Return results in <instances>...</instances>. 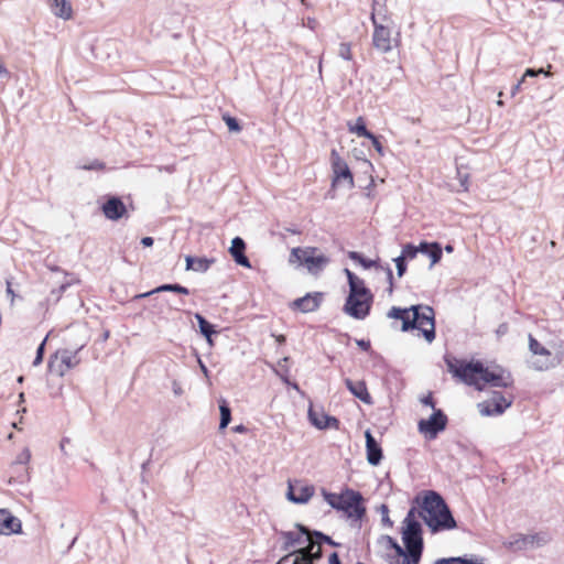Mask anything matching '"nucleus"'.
<instances>
[{"label": "nucleus", "instance_id": "obj_1", "mask_svg": "<svg viewBox=\"0 0 564 564\" xmlns=\"http://www.w3.org/2000/svg\"><path fill=\"white\" fill-rule=\"evenodd\" d=\"M449 372L459 378L468 386H474L478 390H482L487 384L492 387L507 388L512 384L511 375L501 367H485L480 361L460 362L458 366L455 361L446 360Z\"/></svg>", "mask_w": 564, "mask_h": 564}, {"label": "nucleus", "instance_id": "obj_2", "mask_svg": "<svg viewBox=\"0 0 564 564\" xmlns=\"http://www.w3.org/2000/svg\"><path fill=\"white\" fill-rule=\"evenodd\" d=\"M419 516L433 533L457 527L448 506L441 495L435 491H429L425 495Z\"/></svg>", "mask_w": 564, "mask_h": 564}, {"label": "nucleus", "instance_id": "obj_3", "mask_svg": "<svg viewBox=\"0 0 564 564\" xmlns=\"http://www.w3.org/2000/svg\"><path fill=\"white\" fill-rule=\"evenodd\" d=\"M324 498L332 508L343 511L354 521H360L366 513L364 498L359 491L346 489L340 495L324 491Z\"/></svg>", "mask_w": 564, "mask_h": 564}, {"label": "nucleus", "instance_id": "obj_4", "mask_svg": "<svg viewBox=\"0 0 564 564\" xmlns=\"http://www.w3.org/2000/svg\"><path fill=\"white\" fill-rule=\"evenodd\" d=\"M416 509L411 508L403 521L402 541L405 546V556L412 562L421 560L424 549L421 523L415 518Z\"/></svg>", "mask_w": 564, "mask_h": 564}, {"label": "nucleus", "instance_id": "obj_5", "mask_svg": "<svg viewBox=\"0 0 564 564\" xmlns=\"http://www.w3.org/2000/svg\"><path fill=\"white\" fill-rule=\"evenodd\" d=\"M410 310L412 312V316L404 319V323L401 327L402 332L419 329L421 330L426 341L432 343L435 339V321L433 308L427 305H412Z\"/></svg>", "mask_w": 564, "mask_h": 564}, {"label": "nucleus", "instance_id": "obj_6", "mask_svg": "<svg viewBox=\"0 0 564 564\" xmlns=\"http://www.w3.org/2000/svg\"><path fill=\"white\" fill-rule=\"evenodd\" d=\"M289 262L303 265L314 276L319 275L330 263V258L314 247H296L291 250Z\"/></svg>", "mask_w": 564, "mask_h": 564}, {"label": "nucleus", "instance_id": "obj_7", "mask_svg": "<svg viewBox=\"0 0 564 564\" xmlns=\"http://www.w3.org/2000/svg\"><path fill=\"white\" fill-rule=\"evenodd\" d=\"M84 347L80 345L77 349H59L50 358L48 370L58 377L75 368L80 359L77 357L78 351Z\"/></svg>", "mask_w": 564, "mask_h": 564}, {"label": "nucleus", "instance_id": "obj_8", "mask_svg": "<svg viewBox=\"0 0 564 564\" xmlns=\"http://www.w3.org/2000/svg\"><path fill=\"white\" fill-rule=\"evenodd\" d=\"M447 416L442 410H434L433 414L424 420H420L417 427L420 433L424 434L429 440H433L437 434L446 429Z\"/></svg>", "mask_w": 564, "mask_h": 564}, {"label": "nucleus", "instance_id": "obj_9", "mask_svg": "<svg viewBox=\"0 0 564 564\" xmlns=\"http://www.w3.org/2000/svg\"><path fill=\"white\" fill-rule=\"evenodd\" d=\"M529 349L533 355L541 357L532 361V367L535 370H547L558 364L556 357H554L550 350L543 347L532 335H529Z\"/></svg>", "mask_w": 564, "mask_h": 564}, {"label": "nucleus", "instance_id": "obj_10", "mask_svg": "<svg viewBox=\"0 0 564 564\" xmlns=\"http://www.w3.org/2000/svg\"><path fill=\"white\" fill-rule=\"evenodd\" d=\"M330 162L334 174L332 185L336 186L340 182H345L348 188H352L355 185L352 173L348 164L340 158L336 150H332L330 152Z\"/></svg>", "mask_w": 564, "mask_h": 564}, {"label": "nucleus", "instance_id": "obj_11", "mask_svg": "<svg viewBox=\"0 0 564 564\" xmlns=\"http://www.w3.org/2000/svg\"><path fill=\"white\" fill-rule=\"evenodd\" d=\"M372 301L373 299L368 300V296L348 294L344 312L356 319H365L370 313Z\"/></svg>", "mask_w": 564, "mask_h": 564}, {"label": "nucleus", "instance_id": "obj_12", "mask_svg": "<svg viewBox=\"0 0 564 564\" xmlns=\"http://www.w3.org/2000/svg\"><path fill=\"white\" fill-rule=\"evenodd\" d=\"M512 401L507 399L500 392H494L491 398L478 404V410L482 416H494L502 414Z\"/></svg>", "mask_w": 564, "mask_h": 564}, {"label": "nucleus", "instance_id": "obj_13", "mask_svg": "<svg viewBox=\"0 0 564 564\" xmlns=\"http://www.w3.org/2000/svg\"><path fill=\"white\" fill-rule=\"evenodd\" d=\"M393 39L391 37V30L389 26L381 24H373L372 44L376 50L381 53H388L392 50Z\"/></svg>", "mask_w": 564, "mask_h": 564}, {"label": "nucleus", "instance_id": "obj_14", "mask_svg": "<svg viewBox=\"0 0 564 564\" xmlns=\"http://www.w3.org/2000/svg\"><path fill=\"white\" fill-rule=\"evenodd\" d=\"M299 532L282 531L281 536L284 539L283 550L289 551L295 545H302L311 540V530L303 524L296 523Z\"/></svg>", "mask_w": 564, "mask_h": 564}, {"label": "nucleus", "instance_id": "obj_15", "mask_svg": "<svg viewBox=\"0 0 564 564\" xmlns=\"http://www.w3.org/2000/svg\"><path fill=\"white\" fill-rule=\"evenodd\" d=\"M101 209L105 217L110 220H118L127 213L126 205L117 196H112L107 199Z\"/></svg>", "mask_w": 564, "mask_h": 564}, {"label": "nucleus", "instance_id": "obj_16", "mask_svg": "<svg viewBox=\"0 0 564 564\" xmlns=\"http://www.w3.org/2000/svg\"><path fill=\"white\" fill-rule=\"evenodd\" d=\"M310 422L317 429L323 430L327 427H338L339 421L335 416L325 414L323 411H317L314 408L308 409Z\"/></svg>", "mask_w": 564, "mask_h": 564}, {"label": "nucleus", "instance_id": "obj_17", "mask_svg": "<svg viewBox=\"0 0 564 564\" xmlns=\"http://www.w3.org/2000/svg\"><path fill=\"white\" fill-rule=\"evenodd\" d=\"M367 460L370 465L377 466L382 459V448L369 430L365 432Z\"/></svg>", "mask_w": 564, "mask_h": 564}, {"label": "nucleus", "instance_id": "obj_18", "mask_svg": "<svg viewBox=\"0 0 564 564\" xmlns=\"http://www.w3.org/2000/svg\"><path fill=\"white\" fill-rule=\"evenodd\" d=\"M21 521L13 517L7 509H0V534L21 532Z\"/></svg>", "mask_w": 564, "mask_h": 564}, {"label": "nucleus", "instance_id": "obj_19", "mask_svg": "<svg viewBox=\"0 0 564 564\" xmlns=\"http://www.w3.org/2000/svg\"><path fill=\"white\" fill-rule=\"evenodd\" d=\"M314 495V487L308 485H289L288 499L295 503H306Z\"/></svg>", "mask_w": 564, "mask_h": 564}, {"label": "nucleus", "instance_id": "obj_20", "mask_svg": "<svg viewBox=\"0 0 564 564\" xmlns=\"http://www.w3.org/2000/svg\"><path fill=\"white\" fill-rule=\"evenodd\" d=\"M295 555L302 558V561L314 564V562L318 561L322 556V546L319 543H315L312 539L307 542V545L304 547H300L294 551Z\"/></svg>", "mask_w": 564, "mask_h": 564}, {"label": "nucleus", "instance_id": "obj_21", "mask_svg": "<svg viewBox=\"0 0 564 564\" xmlns=\"http://www.w3.org/2000/svg\"><path fill=\"white\" fill-rule=\"evenodd\" d=\"M345 273L347 275L348 284H349V294H354L357 296H368L369 299H373L370 290L365 285L362 279L358 278L350 270L345 269Z\"/></svg>", "mask_w": 564, "mask_h": 564}, {"label": "nucleus", "instance_id": "obj_22", "mask_svg": "<svg viewBox=\"0 0 564 564\" xmlns=\"http://www.w3.org/2000/svg\"><path fill=\"white\" fill-rule=\"evenodd\" d=\"M322 302V293L306 294L293 302V306L299 308L303 313H310L316 311Z\"/></svg>", "mask_w": 564, "mask_h": 564}, {"label": "nucleus", "instance_id": "obj_23", "mask_svg": "<svg viewBox=\"0 0 564 564\" xmlns=\"http://www.w3.org/2000/svg\"><path fill=\"white\" fill-rule=\"evenodd\" d=\"M345 384H346L347 389L349 390V392L354 397L359 399L361 402H364L366 404H371L372 403V398H371L370 393L368 392V389H367V386H366L365 381H362V380H360V381H352L351 379L346 378L345 379Z\"/></svg>", "mask_w": 564, "mask_h": 564}, {"label": "nucleus", "instance_id": "obj_24", "mask_svg": "<svg viewBox=\"0 0 564 564\" xmlns=\"http://www.w3.org/2000/svg\"><path fill=\"white\" fill-rule=\"evenodd\" d=\"M246 243L242 238L236 237L231 241L229 252L235 262L245 268H251L249 259L245 254Z\"/></svg>", "mask_w": 564, "mask_h": 564}, {"label": "nucleus", "instance_id": "obj_25", "mask_svg": "<svg viewBox=\"0 0 564 564\" xmlns=\"http://www.w3.org/2000/svg\"><path fill=\"white\" fill-rule=\"evenodd\" d=\"M50 269L58 274L63 275L58 290H52L51 294L56 295V300H59L62 293H64L70 285L79 283V279L74 274L67 273L58 267H50Z\"/></svg>", "mask_w": 564, "mask_h": 564}, {"label": "nucleus", "instance_id": "obj_26", "mask_svg": "<svg viewBox=\"0 0 564 564\" xmlns=\"http://www.w3.org/2000/svg\"><path fill=\"white\" fill-rule=\"evenodd\" d=\"M417 251L431 258V268L442 258V247L438 242L423 241L417 246Z\"/></svg>", "mask_w": 564, "mask_h": 564}, {"label": "nucleus", "instance_id": "obj_27", "mask_svg": "<svg viewBox=\"0 0 564 564\" xmlns=\"http://www.w3.org/2000/svg\"><path fill=\"white\" fill-rule=\"evenodd\" d=\"M387 0H373L372 2V12H371V21L372 24H381L389 20L387 8Z\"/></svg>", "mask_w": 564, "mask_h": 564}, {"label": "nucleus", "instance_id": "obj_28", "mask_svg": "<svg viewBox=\"0 0 564 564\" xmlns=\"http://www.w3.org/2000/svg\"><path fill=\"white\" fill-rule=\"evenodd\" d=\"M52 12L63 20H69L73 14L72 6L68 0H52Z\"/></svg>", "mask_w": 564, "mask_h": 564}, {"label": "nucleus", "instance_id": "obj_29", "mask_svg": "<svg viewBox=\"0 0 564 564\" xmlns=\"http://www.w3.org/2000/svg\"><path fill=\"white\" fill-rule=\"evenodd\" d=\"M195 318L198 323L200 334L207 339L208 344L212 346L213 345L212 335L216 333L214 329V326L210 323H208L205 319V317L203 315H200L199 313L195 314Z\"/></svg>", "mask_w": 564, "mask_h": 564}, {"label": "nucleus", "instance_id": "obj_30", "mask_svg": "<svg viewBox=\"0 0 564 564\" xmlns=\"http://www.w3.org/2000/svg\"><path fill=\"white\" fill-rule=\"evenodd\" d=\"M348 130H349V132L355 133L358 137H364L367 139L372 138V132L367 130L365 120L362 117H358L354 124L349 122Z\"/></svg>", "mask_w": 564, "mask_h": 564}, {"label": "nucleus", "instance_id": "obj_31", "mask_svg": "<svg viewBox=\"0 0 564 564\" xmlns=\"http://www.w3.org/2000/svg\"><path fill=\"white\" fill-rule=\"evenodd\" d=\"M434 564H482L478 558H467V557H444L438 558L434 562Z\"/></svg>", "mask_w": 564, "mask_h": 564}, {"label": "nucleus", "instance_id": "obj_32", "mask_svg": "<svg viewBox=\"0 0 564 564\" xmlns=\"http://www.w3.org/2000/svg\"><path fill=\"white\" fill-rule=\"evenodd\" d=\"M219 411H220L219 429L224 430L228 426V424L230 423V420H231V410L225 400L221 401V403L219 405Z\"/></svg>", "mask_w": 564, "mask_h": 564}, {"label": "nucleus", "instance_id": "obj_33", "mask_svg": "<svg viewBox=\"0 0 564 564\" xmlns=\"http://www.w3.org/2000/svg\"><path fill=\"white\" fill-rule=\"evenodd\" d=\"M381 542H386L387 546L393 549L399 557L405 556V550L390 535H381Z\"/></svg>", "mask_w": 564, "mask_h": 564}, {"label": "nucleus", "instance_id": "obj_34", "mask_svg": "<svg viewBox=\"0 0 564 564\" xmlns=\"http://www.w3.org/2000/svg\"><path fill=\"white\" fill-rule=\"evenodd\" d=\"M410 308H400L397 306H392L388 312L387 316L389 318L401 319L403 324L404 319H406V317H410Z\"/></svg>", "mask_w": 564, "mask_h": 564}, {"label": "nucleus", "instance_id": "obj_35", "mask_svg": "<svg viewBox=\"0 0 564 564\" xmlns=\"http://www.w3.org/2000/svg\"><path fill=\"white\" fill-rule=\"evenodd\" d=\"M349 258L358 263H360L365 269H370L377 264L375 260L366 259L360 253L356 251L349 252Z\"/></svg>", "mask_w": 564, "mask_h": 564}, {"label": "nucleus", "instance_id": "obj_36", "mask_svg": "<svg viewBox=\"0 0 564 564\" xmlns=\"http://www.w3.org/2000/svg\"><path fill=\"white\" fill-rule=\"evenodd\" d=\"M549 539L544 534L529 535L523 539L525 544H535L536 546H543L547 543Z\"/></svg>", "mask_w": 564, "mask_h": 564}, {"label": "nucleus", "instance_id": "obj_37", "mask_svg": "<svg viewBox=\"0 0 564 564\" xmlns=\"http://www.w3.org/2000/svg\"><path fill=\"white\" fill-rule=\"evenodd\" d=\"M174 288H175V284H162L152 291L135 295V299L148 297L152 294L160 293V292H174Z\"/></svg>", "mask_w": 564, "mask_h": 564}, {"label": "nucleus", "instance_id": "obj_38", "mask_svg": "<svg viewBox=\"0 0 564 564\" xmlns=\"http://www.w3.org/2000/svg\"><path fill=\"white\" fill-rule=\"evenodd\" d=\"M194 268H193V271H196V272H206L210 264L213 263V260H209L207 258H195V261H194Z\"/></svg>", "mask_w": 564, "mask_h": 564}, {"label": "nucleus", "instance_id": "obj_39", "mask_svg": "<svg viewBox=\"0 0 564 564\" xmlns=\"http://www.w3.org/2000/svg\"><path fill=\"white\" fill-rule=\"evenodd\" d=\"M417 253L419 251L416 246L412 243H406L405 246H403L400 257H404V260L414 259Z\"/></svg>", "mask_w": 564, "mask_h": 564}, {"label": "nucleus", "instance_id": "obj_40", "mask_svg": "<svg viewBox=\"0 0 564 564\" xmlns=\"http://www.w3.org/2000/svg\"><path fill=\"white\" fill-rule=\"evenodd\" d=\"M224 121L226 122L229 131L231 132H240L241 126L239 124L238 120L229 115H225L223 117Z\"/></svg>", "mask_w": 564, "mask_h": 564}, {"label": "nucleus", "instance_id": "obj_41", "mask_svg": "<svg viewBox=\"0 0 564 564\" xmlns=\"http://www.w3.org/2000/svg\"><path fill=\"white\" fill-rule=\"evenodd\" d=\"M338 55L346 59L351 61L352 54H351V47L349 43H340L338 48Z\"/></svg>", "mask_w": 564, "mask_h": 564}, {"label": "nucleus", "instance_id": "obj_42", "mask_svg": "<svg viewBox=\"0 0 564 564\" xmlns=\"http://www.w3.org/2000/svg\"><path fill=\"white\" fill-rule=\"evenodd\" d=\"M31 459V453L28 448H24L15 458V466L26 465Z\"/></svg>", "mask_w": 564, "mask_h": 564}, {"label": "nucleus", "instance_id": "obj_43", "mask_svg": "<svg viewBox=\"0 0 564 564\" xmlns=\"http://www.w3.org/2000/svg\"><path fill=\"white\" fill-rule=\"evenodd\" d=\"M312 535H313V536H315V538L317 539V542H316V543H319V544H321V542H325V543L330 544V545H334V546H337V545H338L336 542H334V541L332 540V538H330V536L325 535L324 533H322V532H319V531H313V532L311 531V536H312Z\"/></svg>", "mask_w": 564, "mask_h": 564}, {"label": "nucleus", "instance_id": "obj_44", "mask_svg": "<svg viewBox=\"0 0 564 564\" xmlns=\"http://www.w3.org/2000/svg\"><path fill=\"white\" fill-rule=\"evenodd\" d=\"M540 74L550 76V72L545 70L544 68H539V69L528 68L525 70V73L523 74L521 82L525 83L527 77H536Z\"/></svg>", "mask_w": 564, "mask_h": 564}, {"label": "nucleus", "instance_id": "obj_45", "mask_svg": "<svg viewBox=\"0 0 564 564\" xmlns=\"http://www.w3.org/2000/svg\"><path fill=\"white\" fill-rule=\"evenodd\" d=\"M78 169L87 171H98L105 169V164L99 160H94L89 164L79 165Z\"/></svg>", "mask_w": 564, "mask_h": 564}, {"label": "nucleus", "instance_id": "obj_46", "mask_svg": "<svg viewBox=\"0 0 564 564\" xmlns=\"http://www.w3.org/2000/svg\"><path fill=\"white\" fill-rule=\"evenodd\" d=\"M394 262H395V267H397V274L399 278L403 276V274L405 273L406 271V263H405V260H404V257H397L394 259Z\"/></svg>", "mask_w": 564, "mask_h": 564}, {"label": "nucleus", "instance_id": "obj_47", "mask_svg": "<svg viewBox=\"0 0 564 564\" xmlns=\"http://www.w3.org/2000/svg\"><path fill=\"white\" fill-rule=\"evenodd\" d=\"M46 339H47V337H45L44 340L37 347L36 356H35V358L33 360V366H39L42 362Z\"/></svg>", "mask_w": 564, "mask_h": 564}, {"label": "nucleus", "instance_id": "obj_48", "mask_svg": "<svg viewBox=\"0 0 564 564\" xmlns=\"http://www.w3.org/2000/svg\"><path fill=\"white\" fill-rule=\"evenodd\" d=\"M380 512L382 516V523L387 527H392V521L389 518V508L387 505H381Z\"/></svg>", "mask_w": 564, "mask_h": 564}, {"label": "nucleus", "instance_id": "obj_49", "mask_svg": "<svg viewBox=\"0 0 564 564\" xmlns=\"http://www.w3.org/2000/svg\"><path fill=\"white\" fill-rule=\"evenodd\" d=\"M289 361V358L288 357H284L283 359H281L279 361V367L284 371V375H280L281 379L284 381V382H289L288 381V373H289V369L286 367V364Z\"/></svg>", "mask_w": 564, "mask_h": 564}, {"label": "nucleus", "instance_id": "obj_50", "mask_svg": "<svg viewBox=\"0 0 564 564\" xmlns=\"http://www.w3.org/2000/svg\"><path fill=\"white\" fill-rule=\"evenodd\" d=\"M369 140H371V143H372L373 148L376 149V151L380 155H383V147L380 143V141L378 140V138L372 133V138H369Z\"/></svg>", "mask_w": 564, "mask_h": 564}, {"label": "nucleus", "instance_id": "obj_51", "mask_svg": "<svg viewBox=\"0 0 564 564\" xmlns=\"http://www.w3.org/2000/svg\"><path fill=\"white\" fill-rule=\"evenodd\" d=\"M458 180L460 183V186L464 188V191L468 189V175L463 174L459 170L457 171Z\"/></svg>", "mask_w": 564, "mask_h": 564}, {"label": "nucleus", "instance_id": "obj_52", "mask_svg": "<svg viewBox=\"0 0 564 564\" xmlns=\"http://www.w3.org/2000/svg\"><path fill=\"white\" fill-rule=\"evenodd\" d=\"M421 402L426 405V406H430L432 408L433 410H436L435 409V402L433 400V397H432V393H429L427 395L423 397L421 399Z\"/></svg>", "mask_w": 564, "mask_h": 564}, {"label": "nucleus", "instance_id": "obj_53", "mask_svg": "<svg viewBox=\"0 0 564 564\" xmlns=\"http://www.w3.org/2000/svg\"><path fill=\"white\" fill-rule=\"evenodd\" d=\"M387 279L389 281V289H388V292L389 294H391L393 292V273H392V270L391 268H387Z\"/></svg>", "mask_w": 564, "mask_h": 564}, {"label": "nucleus", "instance_id": "obj_54", "mask_svg": "<svg viewBox=\"0 0 564 564\" xmlns=\"http://www.w3.org/2000/svg\"><path fill=\"white\" fill-rule=\"evenodd\" d=\"M356 344L362 349V350H369L370 349V341L365 339H357Z\"/></svg>", "mask_w": 564, "mask_h": 564}, {"label": "nucleus", "instance_id": "obj_55", "mask_svg": "<svg viewBox=\"0 0 564 564\" xmlns=\"http://www.w3.org/2000/svg\"><path fill=\"white\" fill-rule=\"evenodd\" d=\"M496 333L499 337L506 335L508 333V325L506 323L500 324Z\"/></svg>", "mask_w": 564, "mask_h": 564}, {"label": "nucleus", "instance_id": "obj_56", "mask_svg": "<svg viewBox=\"0 0 564 564\" xmlns=\"http://www.w3.org/2000/svg\"><path fill=\"white\" fill-rule=\"evenodd\" d=\"M174 292L187 295L189 293V290L181 284H175Z\"/></svg>", "mask_w": 564, "mask_h": 564}, {"label": "nucleus", "instance_id": "obj_57", "mask_svg": "<svg viewBox=\"0 0 564 564\" xmlns=\"http://www.w3.org/2000/svg\"><path fill=\"white\" fill-rule=\"evenodd\" d=\"M292 555H295L294 551L290 552L286 555H284L283 557H281L276 564H290V560H291Z\"/></svg>", "mask_w": 564, "mask_h": 564}, {"label": "nucleus", "instance_id": "obj_58", "mask_svg": "<svg viewBox=\"0 0 564 564\" xmlns=\"http://www.w3.org/2000/svg\"><path fill=\"white\" fill-rule=\"evenodd\" d=\"M6 291H7L8 296L11 297V304H13L14 303L15 294H14L12 288H11L10 281H7V290Z\"/></svg>", "mask_w": 564, "mask_h": 564}, {"label": "nucleus", "instance_id": "obj_59", "mask_svg": "<svg viewBox=\"0 0 564 564\" xmlns=\"http://www.w3.org/2000/svg\"><path fill=\"white\" fill-rule=\"evenodd\" d=\"M329 564H340L339 556L336 552L332 553L328 558Z\"/></svg>", "mask_w": 564, "mask_h": 564}, {"label": "nucleus", "instance_id": "obj_60", "mask_svg": "<svg viewBox=\"0 0 564 564\" xmlns=\"http://www.w3.org/2000/svg\"><path fill=\"white\" fill-rule=\"evenodd\" d=\"M185 261H186V270H193L194 268V261H195V258L191 257V256H187L185 258Z\"/></svg>", "mask_w": 564, "mask_h": 564}, {"label": "nucleus", "instance_id": "obj_61", "mask_svg": "<svg viewBox=\"0 0 564 564\" xmlns=\"http://www.w3.org/2000/svg\"><path fill=\"white\" fill-rule=\"evenodd\" d=\"M154 240L152 237H144L141 239V243L144 246V247H151L153 245Z\"/></svg>", "mask_w": 564, "mask_h": 564}, {"label": "nucleus", "instance_id": "obj_62", "mask_svg": "<svg viewBox=\"0 0 564 564\" xmlns=\"http://www.w3.org/2000/svg\"><path fill=\"white\" fill-rule=\"evenodd\" d=\"M420 562H421V560H417V561L412 562V561L410 560V557L404 556V557H402V561H401V562H399V563H397V564H420Z\"/></svg>", "mask_w": 564, "mask_h": 564}, {"label": "nucleus", "instance_id": "obj_63", "mask_svg": "<svg viewBox=\"0 0 564 564\" xmlns=\"http://www.w3.org/2000/svg\"><path fill=\"white\" fill-rule=\"evenodd\" d=\"M19 478H20V479H19V481H20V482H24L25 480H28V479H29V474H28L26 468H24L23 474H20V475H19Z\"/></svg>", "mask_w": 564, "mask_h": 564}, {"label": "nucleus", "instance_id": "obj_64", "mask_svg": "<svg viewBox=\"0 0 564 564\" xmlns=\"http://www.w3.org/2000/svg\"><path fill=\"white\" fill-rule=\"evenodd\" d=\"M291 564H312V563L302 561V558L296 555V557L293 560V562Z\"/></svg>", "mask_w": 564, "mask_h": 564}]
</instances>
